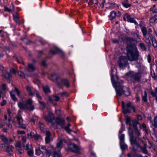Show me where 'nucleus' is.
<instances>
[{"mask_svg":"<svg viewBox=\"0 0 157 157\" xmlns=\"http://www.w3.org/2000/svg\"><path fill=\"white\" fill-rule=\"evenodd\" d=\"M111 81L113 86L116 90L117 96L120 97L122 95V93L127 95H129L130 94L128 89L124 87L122 84L118 82H116L113 80L112 77H111Z\"/></svg>","mask_w":157,"mask_h":157,"instance_id":"obj_1","label":"nucleus"},{"mask_svg":"<svg viewBox=\"0 0 157 157\" xmlns=\"http://www.w3.org/2000/svg\"><path fill=\"white\" fill-rule=\"evenodd\" d=\"M127 56L128 60L131 61H135L138 59V53L136 47L128 46L127 47Z\"/></svg>","mask_w":157,"mask_h":157,"instance_id":"obj_2","label":"nucleus"},{"mask_svg":"<svg viewBox=\"0 0 157 157\" xmlns=\"http://www.w3.org/2000/svg\"><path fill=\"white\" fill-rule=\"evenodd\" d=\"M25 104L18 102L17 105L19 108L21 109H25L29 111H33L34 109V105H33V101L32 99H28L25 101Z\"/></svg>","mask_w":157,"mask_h":157,"instance_id":"obj_3","label":"nucleus"},{"mask_svg":"<svg viewBox=\"0 0 157 157\" xmlns=\"http://www.w3.org/2000/svg\"><path fill=\"white\" fill-rule=\"evenodd\" d=\"M16 72L15 70L13 68L11 69H7L5 72L3 73L2 76L7 80V81L10 83V79L12 78L11 73L15 74Z\"/></svg>","mask_w":157,"mask_h":157,"instance_id":"obj_4","label":"nucleus"},{"mask_svg":"<svg viewBox=\"0 0 157 157\" xmlns=\"http://www.w3.org/2000/svg\"><path fill=\"white\" fill-rule=\"evenodd\" d=\"M128 133L130 136L129 139L131 144L133 147V150L136 151V150L134 148V147L136 146L137 147L140 148V144L137 141L136 139L134 138L132 130L131 132H130V130H129Z\"/></svg>","mask_w":157,"mask_h":157,"instance_id":"obj_5","label":"nucleus"},{"mask_svg":"<svg viewBox=\"0 0 157 157\" xmlns=\"http://www.w3.org/2000/svg\"><path fill=\"white\" fill-rule=\"evenodd\" d=\"M17 121L20 127L23 128L25 129L26 126L25 124H23V119L21 116L19 114H18L14 118V120L13 121V123H15V121Z\"/></svg>","mask_w":157,"mask_h":157,"instance_id":"obj_6","label":"nucleus"},{"mask_svg":"<svg viewBox=\"0 0 157 157\" xmlns=\"http://www.w3.org/2000/svg\"><path fill=\"white\" fill-rule=\"evenodd\" d=\"M118 63V66L120 68H123L128 65V61L125 56H122L119 58Z\"/></svg>","mask_w":157,"mask_h":157,"instance_id":"obj_7","label":"nucleus"},{"mask_svg":"<svg viewBox=\"0 0 157 157\" xmlns=\"http://www.w3.org/2000/svg\"><path fill=\"white\" fill-rule=\"evenodd\" d=\"M121 105L123 112L124 114H126L128 113H130L132 111L133 112H135V109L133 106L129 108H126L125 106L124 102V101H122Z\"/></svg>","mask_w":157,"mask_h":157,"instance_id":"obj_8","label":"nucleus"},{"mask_svg":"<svg viewBox=\"0 0 157 157\" xmlns=\"http://www.w3.org/2000/svg\"><path fill=\"white\" fill-rule=\"evenodd\" d=\"M49 78L50 80L53 81H56L58 86L60 85L59 80H60V78L58 75L55 73L52 74Z\"/></svg>","mask_w":157,"mask_h":157,"instance_id":"obj_9","label":"nucleus"},{"mask_svg":"<svg viewBox=\"0 0 157 157\" xmlns=\"http://www.w3.org/2000/svg\"><path fill=\"white\" fill-rule=\"evenodd\" d=\"M0 138L2 141L5 144H9L11 143L13 141L11 138H7L5 136L2 135L0 136Z\"/></svg>","mask_w":157,"mask_h":157,"instance_id":"obj_10","label":"nucleus"},{"mask_svg":"<svg viewBox=\"0 0 157 157\" xmlns=\"http://www.w3.org/2000/svg\"><path fill=\"white\" fill-rule=\"evenodd\" d=\"M14 148V147L13 145H9L6 147L4 151L7 153L9 156H11L13 154V149Z\"/></svg>","mask_w":157,"mask_h":157,"instance_id":"obj_11","label":"nucleus"},{"mask_svg":"<svg viewBox=\"0 0 157 157\" xmlns=\"http://www.w3.org/2000/svg\"><path fill=\"white\" fill-rule=\"evenodd\" d=\"M130 77L132 79H133L135 80L140 82L142 75L141 73L138 72L131 75Z\"/></svg>","mask_w":157,"mask_h":157,"instance_id":"obj_12","label":"nucleus"},{"mask_svg":"<svg viewBox=\"0 0 157 157\" xmlns=\"http://www.w3.org/2000/svg\"><path fill=\"white\" fill-rule=\"evenodd\" d=\"M50 53L53 55H55L57 53H58L62 56H65V54L63 52L58 48H56L55 50H50Z\"/></svg>","mask_w":157,"mask_h":157,"instance_id":"obj_13","label":"nucleus"},{"mask_svg":"<svg viewBox=\"0 0 157 157\" xmlns=\"http://www.w3.org/2000/svg\"><path fill=\"white\" fill-rule=\"evenodd\" d=\"M59 82L60 85L58 86L60 88L61 87V83L67 87H68L70 86V82L66 78L62 79L60 78V80H59Z\"/></svg>","mask_w":157,"mask_h":157,"instance_id":"obj_14","label":"nucleus"},{"mask_svg":"<svg viewBox=\"0 0 157 157\" xmlns=\"http://www.w3.org/2000/svg\"><path fill=\"white\" fill-rule=\"evenodd\" d=\"M27 135L28 136H30L32 138H33L35 140H38L41 138L40 136L36 133L35 134L33 132H30V134L28 133Z\"/></svg>","mask_w":157,"mask_h":157,"instance_id":"obj_15","label":"nucleus"},{"mask_svg":"<svg viewBox=\"0 0 157 157\" xmlns=\"http://www.w3.org/2000/svg\"><path fill=\"white\" fill-rule=\"evenodd\" d=\"M44 118L47 121L51 122L54 119V117L52 113L50 112L49 115L48 116H44Z\"/></svg>","mask_w":157,"mask_h":157,"instance_id":"obj_16","label":"nucleus"},{"mask_svg":"<svg viewBox=\"0 0 157 157\" xmlns=\"http://www.w3.org/2000/svg\"><path fill=\"white\" fill-rule=\"evenodd\" d=\"M56 122L58 124L62 127H63L65 123L64 120L59 118H57L56 119Z\"/></svg>","mask_w":157,"mask_h":157,"instance_id":"obj_17","label":"nucleus"},{"mask_svg":"<svg viewBox=\"0 0 157 157\" xmlns=\"http://www.w3.org/2000/svg\"><path fill=\"white\" fill-rule=\"evenodd\" d=\"M125 122L130 127L129 128L128 131L130 130V132H131L132 130L131 128V127L132 126V123L131 122V119L130 117H127L126 118Z\"/></svg>","mask_w":157,"mask_h":157,"instance_id":"obj_18","label":"nucleus"},{"mask_svg":"<svg viewBox=\"0 0 157 157\" xmlns=\"http://www.w3.org/2000/svg\"><path fill=\"white\" fill-rule=\"evenodd\" d=\"M151 39L152 41L153 47L154 48H157V41L155 38L152 37L151 38Z\"/></svg>","mask_w":157,"mask_h":157,"instance_id":"obj_19","label":"nucleus"},{"mask_svg":"<svg viewBox=\"0 0 157 157\" xmlns=\"http://www.w3.org/2000/svg\"><path fill=\"white\" fill-rule=\"evenodd\" d=\"M149 120H150V123L152 124L153 125L155 128H157V115L154 118V123L153 124V122L151 120V118L149 117Z\"/></svg>","mask_w":157,"mask_h":157,"instance_id":"obj_20","label":"nucleus"},{"mask_svg":"<svg viewBox=\"0 0 157 157\" xmlns=\"http://www.w3.org/2000/svg\"><path fill=\"white\" fill-rule=\"evenodd\" d=\"M28 69L29 71H33L35 70L36 68L33 64L29 63L28 64Z\"/></svg>","mask_w":157,"mask_h":157,"instance_id":"obj_21","label":"nucleus"},{"mask_svg":"<svg viewBox=\"0 0 157 157\" xmlns=\"http://www.w3.org/2000/svg\"><path fill=\"white\" fill-rule=\"evenodd\" d=\"M128 1V0H124L122 2L123 5L125 8L129 7L131 6V5L127 2Z\"/></svg>","mask_w":157,"mask_h":157,"instance_id":"obj_22","label":"nucleus"},{"mask_svg":"<svg viewBox=\"0 0 157 157\" xmlns=\"http://www.w3.org/2000/svg\"><path fill=\"white\" fill-rule=\"evenodd\" d=\"M38 99V101L39 103L42 105H43L44 107L45 106V104L44 102H41L40 101V99H41V98L39 94L38 93L36 92L35 93Z\"/></svg>","mask_w":157,"mask_h":157,"instance_id":"obj_23","label":"nucleus"},{"mask_svg":"<svg viewBox=\"0 0 157 157\" xmlns=\"http://www.w3.org/2000/svg\"><path fill=\"white\" fill-rule=\"evenodd\" d=\"M13 18L14 21L17 23L18 24H20V22L17 13H16L15 14H13Z\"/></svg>","mask_w":157,"mask_h":157,"instance_id":"obj_24","label":"nucleus"},{"mask_svg":"<svg viewBox=\"0 0 157 157\" xmlns=\"http://www.w3.org/2000/svg\"><path fill=\"white\" fill-rule=\"evenodd\" d=\"M39 148L41 151L42 153L43 154L45 153L46 151V149L45 146L41 145H39L38 146Z\"/></svg>","mask_w":157,"mask_h":157,"instance_id":"obj_25","label":"nucleus"},{"mask_svg":"<svg viewBox=\"0 0 157 157\" xmlns=\"http://www.w3.org/2000/svg\"><path fill=\"white\" fill-rule=\"evenodd\" d=\"M147 94L146 91H144V95L142 96V100L145 102L147 101Z\"/></svg>","mask_w":157,"mask_h":157,"instance_id":"obj_26","label":"nucleus"},{"mask_svg":"<svg viewBox=\"0 0 157 157\" xmlns=\"http://www.w3.org/2000/svg\"><path fill=\"white\" fill-rule=\"evenodd\" d=\"M43 90L45 93L47 94L50 92V90L48 86H43Z\"/></svg>","mask_w":157,"mask_h":157,"instance_id":"obj_27","label":"nucleus"},{"mask_svg":"<svg viewBox=\"0 0 157 157\" xmlns=\"http://www.w3.org/2000/svg\"><path fill=\"white\" fill-rule=\"evenodd\" d=\"M132 125L135 130L138 129L137 127V125L139 124V123L136 120H133L132 121Z\"/></svg>","mask_w":157,"mask_h":157,"instance_id":"obj_28","label":"nucleus"},{"mask_svg":"<svg viewBox=\"0 0 157 157\" xmlns=\"http://www.w3.org/2000/svg\"><path fill=\"white\" fill-rule=\"evenodd\" d=\"M72 145L73 148L75 149V150L72 151L76 153H78L79 150V148L78 146L75 144H72Z\"/></svg>","mask_w":157,"mask_h":157,"instance_id":"obj_29","label":"nucleus"},{"mask_svg":"<svg viewBox=\"0 0 157 157\" xmlns=\"http://www.w3.org/2000/svg\"><path fill=\"white\" fill-rule=\"evenodd\" d=\"M13 91H10V95L11 98L15 101H18L17 98L16 97L14 94H13Z\"/></svg>","mask_w":157,"mask_h":157,"instance_id":"obj_30","label":"nucleus"},{"mask_svg":"<svg viewBox=\"0 0 157 157\" xmlns=\"http://www.w3.org/2000/svg\"><path fill=\"white\" fill-rule=\"evenodd\" d=\"M71 124L68 123L67 124V126L64 127V129L68 133H70L72 131V130H71L69 128L70 126H71Z\"/></svg>","mask_w":157,"mask_h":157,"instance_id":"obj_31","label":"nucleus"},{"mask_svg":"<svg viewBox=\"0 0 157 157\" xmlns=\"http://www.w3.org/2000/svg\"><path fill=\"white\" fill-rule=\"evenodd\" d=\"M120 144L122 150H124L127 147V146L124 143V142H120Z\"/></svg>","mask_w":157,"mask_h":157,"instance_id":"obj_32","label":"nucleus"},{"mask_svg":"<svg viewBox=\"0 0 157 157\" xmlns=\"http://www.w3.org/2000/svg\"><path fill=\"white\" fill-rule=\"evenodd\" d=\"M150 94L153 97H155L156 98V99L157 101V88H156L155 90V92H154L153 91H151L150 92Z\"/></svg>","mask_w":157,"mask_h":157,"instance_id":"obj_33","label":"nucleus"},{"mask_svg":"<svg viewBox=\"0 0 157 157\" xmlns=\"http://www.w3.org/2000/svg\"><path fill=\"white\" fill-rule=\"evenodd\" d=\"M61 155L59 151L58 152L54 151L53 153V157H61Z\"/></svg>","mask_w":157,"mask_h":157,"instance_id":"obj_34","label":"nucleus"},{"mask_svg":"<svg viewBox=\"0 0 157 157\" xmlns=\"http://www.w3.org/2000/svg\"><path fill=\"white\" fill-rule=\"evenodd\" d=\"M2 89H0V98H1V94L2 93V90H5L6 89V86L5 84L2 85Z\"/></svg>","mask_w":157,"mask_h":157,"instance_id":"obj_35","label":"nucleus"},{"mask_svg":"<svg viewBox=\"0 0 157 157\" xmlns=\"http://www.w3.org/2000/svg\"><path fill=\"white\" fill-rule=\"evenodd\" d=\"M30 149L28 150L27 153L29 155L31 156L33 155V148L32 146H30Z\"/></svg>","mask_w":157,"mask_h":157,"instance_id":"obj_36","label":"nucleus"},{"mask_svg":"<svg viewBox=\"0 0 157 157\" xmlns=\"http://www.w3.org/2000/svg\"><path fill=\"white\" fill-rule=\"evenodd\" d=\"M116 13H115V11H113L112 12L111 14H110V16H109V18L111 20H112L113 19H114L116 16Z\"/></svg>","mask_w":157,"mask_h":157,"instance_id":"obj_37","label":"nucleus"},{"mask_svg":"<svg viewBox=\"0 0 157 157\" xmlns=\"http://www.w3.org/2000/svg\"><path fill=\"white\" fill-rule=\"evenodd\" d=\"M26 90L28 92H29V95L30 96H33L34 95V94L33 93L31 92V88L29 86H27L26 87Z\"/></svg>","mask_w":157,"mask_h":157,"instance_id":"obj_38","label":"nucleus"},{"mask_svg":"<svg viewBox=\"0 0 157 157\" xmlns=\"http://www.w3.org/2000/svg\"><path fill=\"white\" fill-rule=\"evenodd\" d=\"M140 128H143L144 129L143 130L145 131L146 133H147V131L146 129V124L144 123L142 125H141L140 124Z\"/></svg>","mask_w":157,"mask_h":157,"instance_id":"obj_39","label":"nucleus"},{"mask_svg":"<svg viewBox=\"0 0 157 157\" xmlns=\"http://www.w3.org/2000/svg\"><path fill=\"white\" fill-rule=\"evenodd\" d=\"M141 29L143 36H145L146 34H147V30L145 27H142Z\"/></svg>","mask_w":157,"mask_h":157,"instance_id":"obj_40","label":"nucleus"},{"mask_svg":"<svg viewBox=\"0 0 157 157\" xmlns=\"http://www.w3.org/2000/svg\"><path fill=\"white\" fill-rule=\"evenodd\" d=\"M38 120V117L35 115H34L33 116V118L31 119V120H30V121H33L34 123V124L35 122L37 121Z\"/></svg>","mask_w":157,"mask_h":157,"instance_id":"obj_41","label":"nucleus"},{"mask_svg":"<svg viewBox=\"0 0 157 157\" xmlns=\"http://www.w3.org/2000/svg\"><path fill=\"white\" fill-rule=\"evenodd\" d=\"M39 125L40 128V129L43 132H44V124L41 122H39Z\"/></svg>","mask_w":157,"mask_h":157,"instance_id":"obj_42","label":"nucleus"},{"mask_svg":"<svg viewBox=\"0 0 157 157\" xmlns=\"http://www.w3.org/2000/svg\"><path fill=\"white\" fill-rule=\"evenodd\" d=\"M128 21V22H130L131 23H133L135 25H137L138 24L137 22L133 18H130L129 20Z\"/></svg>","mask_w":157,"mask_h":157,"instance_id":"obj_43","label":"nucleus"},{"mask_svg":"<svg viewBox=\"0 0 157 157\" xmlns=\"http://www.w3.org/2000/svg\"><path fill=\"white\" fill-rule=\"evenodd\" d=\"M120 140V142H124V134H122L121 136H119Z\"/></svg>","mask_w":157,"mask_h":157,"instance_id":"obj_44","label":"nucleus"},{"mask_svg":"<svg viewBox=\"0 0 157 157\" xmlns=\"http://www.w3.org/2000/svg\"><path fill=\"white\" fill-rule=\"evenodd\" d=\"M63 144V140H60L57 144V147L58 148H60L62 147Z\"/></svg>","mask_w":157,"mask_h":157,"instance_id":"obj_45","label":"nucleus"},{"mask_svg":"<svg viewBox=\"0 0 157 157\" xmlns=\"http://www.w3.org/2000/svg\"><path fill=\"white\" fill-rule=\"evenodd\" d=\"M143 153L146 154H148V151L146 147H141Z\"/></svg>","mask_w":157,"mask_h":157,"instance_id":"obj_46","label":"nucleus"},{"mask_svg":"<svg viewBox=\"0 0 157 157\" xmlns=\"http://www.w3.org/2000/svg\"><path fill=\"white\" fill-rule=\"evenodd\" d=\"M87 2H89L93 4H96L98 3L97 0H86Z\"/></svg>","mask_w":157,"mask_h":157,"instance_id":"obj_47","label":"nucleus"},{"mask_svg":"<svg viewBox=\"0 0 157 157\" xmlns=\"http://www.w3.org/2000/svg\"><path fill=\"white\" fill-rule=\"evenodd\" d=\"M5 125V123L4 121L2 119H0V128H2Z\"/></svg>","mask_w":157,"mask_h":157,"instance_id":"obj_48","label":"nucleus"},{"mask_svg":"<svg viewBox=\"0 0 157 157\" xmlns=\"http://www.w3.org/2000/svg\"><path fill=\"white\" fill-rule=\"evenodd\" d=\"M139 46L144 51L145 50L146 48L144 44L140 43L139 44Z\"/></svg>","mask_w":157,"mask_h":157,"instance_id":"obj_49","label":"nucleus"},{"mask_svg":"<svg viewBox=\"0 0 157 157\" xmlns=\"http://www.w3.org/2000/svg\"><path fill=\"white\" fill-rule=\"evenodd\" d=\"M41 152H42L41 150H40L38 147V148L36 149V154L37 155H40Z\"/></svg>","mask_w":157,"mask_h":157,"instance_id":"obj_50","label":"nucleus"},{"mask_svg":"<svg viewBox=\"0 0 157 157\" xmlns=\"http://www.w3.org/2000/svg\"><path fill=\"white\" fill-rule=\"evenodd\" d=\"M45 141L46 144L49 143L51 141L50 137H46L45 138Z\"/></svg>","mask_w":157,"mask_h":157,"instance_id":"obj_51","label":"nucleus"},{"mask_svg":"<svg viewBox=\"0 0 157 157\" xmlns=\"http://www.w3.org/2000/svg\"><path fill=\"white\" fill-rule=\"evenodd\" d=\"M60 99L59 97L56 95L53 96V100L56 101H58Z\"/></svg>","mask_w":157,"mask_h":157,"instance_id":"obj_52","label":"nucleus"},{"mask_svg":"<svg viewBox=\"0 0 157 157\" xmlns=\"http://www.w3.org/2000/svg\"><path fill=\"white\" fill-rule=\"evenodd\" d=\"M18 75L22 78L25 77V75L24 73L21 71H19L18 72Z\"/></svg>","mask_w":157,"mask_h":157,"instance_id":"obj_53","label":"nucleus"},{"mask_svg":"<svg viewBox=\"0 0 157 157\" xmlns=\"http://www.w3.org/2000/svg\"><path fill=\"white\" fill-rule=\"evenodd\" d=\"M45 153H46L47 157H49L51 155V151L50 150H46V151H45Z\"/></svg>","mask_w":157,"mask_h":157,"instance_id":"obj_54","label":"nucleus"},{"mask_svg":"<svg viewBox=\"0 0 157 157\" xmlns=\"http://www.w3.org/2000/svg\"><path fill=\"white\" fill-rule=\"evenodd\" d=\"M68 94L66 91L63 92L61 94V97H63V96L67 97L68 96Z\"/></svg>","mask_w":157,"mask_h":157,"instance_id":"obj_55","label":"nucleus"},{"mask_svg":"<svg viewBox=\"0 0 157 157\" xmlns=\"http://www.w3.org/2000/svg\"><path fill=\"white\" fill-rule=\"evenodd\" d=\"M16 147L20 148L21 147V143L19 142H17L15 145Z\"/></svg>","mask_w":157,"mask_h":157,"instance_id":"obj_56","label":"nucleus"},{"mask_svg":"<svg viewBox=\"0 0 157 157\" xmlns=\"http://www.w3.org/2000/svg\"><path fill=\"white\" fill-rule=\"evenodd\" d=\"M17 151L18 153L20 154L23 153L24 152L23 149L20 148L17 149Z\"/></svg>","mask_w":157,"mask_h":157,"instance_id":"obj_57","label":"nucleus"},{"mask_svg":"<svg viewBox=\"0 0 157 157\" xmlns=\"http://www.w3.org/2000/svg\"><path fill=\"white\" fill-rule=\"evenodd\" d=\"M135 133L136 135H137V136H140V133L139 132V131H138V129H135Z\"/></svg>","mask_w":157,"mask_h":157,"instance_id":"obj_58","label":"nucleus"},{"mask_svg":"<svg viewBox=\"0 0 157 157\" xmlns=\"http://www.w3.org/2000/svg\"><path fill=\"white\" fill-rule=\"evenodd\" d=\"M17 132L19 134H24L25 133V131H24L17 130Z\"/></svg>","mask_w":157,"mask_h":157,"instance_id":"obj_59","label":"nucleus"},{"mask_svg":"<svg viewBox=\"0 0 157 157\" xmlns=\"http://www.w3.org/2000/svg\"><path fill=\"white\" fill-rule=\"evenodd\" d=\"M156 20V19L155 17H152L150 19V21L151 23H153Z\"/></svg>","mask_w":157,"mask_h":157,"instance_id":"obj_60","label":"nucleus"},{"mask_svg":"<svg viewBox=\"0 0 157 157\" xmlns=\"http://www.w3.org/2000/svg\"><path fill=\"white\" fill-rule=\"evenodd\" d=\"M15 91H16L17 95L19 96L20 95L21 92L20 91L16 88H15Z\"/></svg>","mask_w":157,"mask_h":157,"instance_id":"obj_61","label":"nucleus"},{"mask_svg":"<svg viewBox=\"0 0 157 157\" xmlns=\"http://www.w3.org/2000/svg\"><path fill=\"white\" fill-rule=\"evenodd\" d=\"M8 113L10 116V117L12 118L13 116V114L10 112V110H8Z\"/></svg>","mask_w":157,"mask_h":157,"instance_id":"obj_62","label":"nucleus"},{"mask_svg":"<svg viewBox=\"0 0 157 157\" xmlns=\"http://www.w3.org/2000/svg\"><path fill=\"white\" fill-rule=\"evenodd\" d=\"M151 10L152 11V12L154 13H155L156 15H157V10L155 9L154 8L151 9Z\"/></svg>","mask_w":157,"mask_h":157,"instance_id":"obj_63","label":"nucleus"},{"mask_svg":"<svg viewBox=\"0 0 157 157\" xmlns=\"http://www.w3.org/2000/svg\"><path fill=\"white\" fill-rule=\"evenodd\" d=\"M6 103V101L5 100H3L1 102V105L2 106H4Z\"/></svg>","mask_w":157,"mask_h":157,"instance_id":"obj_64","label":"nucleus"}]
</instances>
